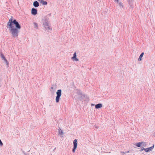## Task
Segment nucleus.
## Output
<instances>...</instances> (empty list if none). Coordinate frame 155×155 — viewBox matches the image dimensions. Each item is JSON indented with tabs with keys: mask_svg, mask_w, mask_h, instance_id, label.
<instances>
[{
	"mask_svg": "<svg viewBox=\"0 0 155 155\" xmlns=\"http://www.w3.org/2000/svg\"><path fill=\"white\" fill-rule=\"evenodd\" d=\"M7 25L9 28L12 36L14 38L17 37L18 30L21 28V26L15 19L13 20L12 16L9 19Z\"/></svg>",
	"mask_w": 155,
	"mask_h": 155,
	"instance_id": "f257e3e1",
	"label": "nucleus"
},
{
	"mask_svg": "<svg viewBox=\"0 0 155 155\" xmlns=\"http://www.w3.org/2000/svg\"><path fill=\"white\" fill-rule=\"evenodd\" d=\"M89 98L80 90H78V102L82 104L84 101H88Z\"/></svg>",
	"mask_w": 155,
	"mask_h": 155,
	"instance_id": "f03ea898",
	"label": "nucleus"
},
{
	"mask_svg": "<svg viewBox=\"0 0 155 155\" xmlns=\"http://www.w3.org/2000/svg\"><path fill=\"white\" fill-rule=\"evenodd\" d=\"M61 89L58 90L56 92L57 96L55 98V101L56 103L59 102L60 97L61 95Z\"/></svg>",
	"mask_w": 155,
	"mask_h": 155,
	"instance_id": "7ed1b4c3",
	"label": "nucleus"
},
{
	"mask_svg": "<svg viewBox=\"0 0 155 155\" xmlns=\"http://www.w3.org/2000/svg\"><path fill=\"white\" fill-rule=\"evenodd\" d=\"M44 26L46 29L48 31H50L51 30V26L48 23H45L44 24Z\"/></svg>",
	"mask_w": 155,
	"mask_h": 155,
	"instance_id": "20e7f679",
	"label": "nucleus"
},
{
	"mask_svg": "<svg viewBox=\"0 0 155 155\" xmlns=\"http://www.w3.org/2000/svg\"><path fill=\"white\" fill-rule=\"evenodd\" d=\"M77 140L75 139L74 140L73 143H74V148L72 150V151L73 152H74L76 149L77 147Z\"/></svg>",
	"mask_w": 155,
	"mask_h": 155,
	"instance_id": "39448f33",
	"label": "nucleus"
},
{
	"mask_svg": "<svg viewBox=\"0 0 155 155\" xmlns=\"http://www.w3.org/2000/svg\"><path fill=\"white\" fill-rule=\"evenodd\" d=\"M154 145L153 144V146L150 147L145 148V151L146 152H148L152 151L154 147Z\"/></svg>",
	"mask_w": 155,
	"mask_h": 155,
	"instance_id": "423d86ee",
	"label": "nucleus"
},
{
	"mask_svg": "<svg viewBox=\"0 0 155 155\" xmlns=\"http://www.w3.org/2000/svg\"><path fill=\"white\" fill-rule=\"evenodd\" d=\"M31 14L33 15H36L37 14V9L34 8H32L31 10Z\"/></svg>",
	"mask_w": 155,
	"mask_h": 155,
	"instance_id": "0eeeda50",
	"label": "nucleus"
},
{
	"mask_svg": "<svg viewBox=\"0 0 155 155\" xmlns=\"http://www.w3.org/2000/svg\"><path fill=\"white\" fill-rule=\"evenodd\" d=\"M102 107V104L99 103L95 105V108L97 109L101 108Z\"/></svg>",
	"mask_w": 155,
	"mask_h": 155,
	"instance_id": "6e6552de",
	"label": "nucleus"
},
{
	"mask_svg": "<svg viewBox=\"0 0 155 155\" xmlns=\"http://www.w3.org/2000/svg\"><path fill=\"white\" fill-rule=\"evenodd\" d=\"M71 58L73 60H77V59L76 58V52H75L74 53L73 56Z\"/></svg>",
	"mask_w": 155,
	"mask_h": 155,
	"instance_id": "1a4fd4ad",
	"label": "nucleus"
},
{
	"mask_svg": "<svg viewBox=\"0 0 155 155\" xmlns=\"http://www.w3.org/2000/svg\"><path fill=\"white\" fill-rule=\"evenodd\" d=\"M33 5L35 7H37L39 6V4L38 2L36 1L34 2Z\"/></svg>",
	"mask_w": 155,
	"mask_h": 155,
	"instance_id": "9d476101",
	"label": "nucleus"
},
{
	"mask_svg": "<svg viewBox=\"0 0 155 155\" xmlns=\"http://www.w3.org/2000/svg\"><path fill=\"white\" fill-rule=\"evenodd\" d=\"M1 57L6 62V63H8V61H7V60L6 59L4 55H3V54H1Z\"/></svg>",
	"mask_w": 155,
	"mask_h": 155,
	"instance_id": "9b49d317",
	"label": "nucleus"
},
{
	"mask_svg": "<svg viewBox=\"0 0 155 155\" xmlns=\"http://www.w3.org/2000/svg\"><path fill=\"white\" fill-rule=\"evenodd\" d=\"M144 55V53L142 52L141 54H140L139 58H138V61H141L142 60V58L143 57V55Z\"/></svg>",
	"mask_w": 155,
	"mask_h": 155,
	"instance_id": "f8f14e48",
	"label": "nucleus"
},
{
	"mask_svg": "<svg viewBox=\"0 0 155 155\" xmlns=\"http://www.w3.org/2000/svg\"><path fill=\"white\" fill-rule=\"evenodd\" d=\"M142 143L141 142H139L136 143V145L138 147H140Z\"/></svg>",
	"mask_w": 155,
	"mask_h": 155,
	"instance_id": "ddd939ff",
	"label": "nucleus"
},
{
	"mask_svg": "<svg viewBox=\"0 0 155 155\" xmlns=\"http://www.w3.org/2000/svg\"><path fill=\"white\" fill-rule=\"evenodd\" d=\"M142 144L141 145H142L143 146L145 147L147 145V143L146 142H141Z\"/></svg>",
	"mask_w": 155,
	"mask_h": 155,
	"instance_id": "4468645a",
	"label": "nucleus"
},
{
	"mask_svg": "<svg viewBox=\"0 0 155 155\" xmlns=\"http://www.w3.org/2000/svg\"><path fill=\"white\" fill-rule=\"evenodd\" d=\"M130 152V151H129V150H128V151H125V152H121V153H123V154H122V155H124V154H125V153H129Z\"/></svg>",
	"mask_w": 155,
	"mask_h": 155,
	"instance_id": "2eb2a0df",
	"label": "nucleus"
},
{
	"mask_svg": "<svg viewBox=\"0 0 155 155\" xmlns=\"http://www.w3.org/2000/svg\"><path fill=\"white\" fill-rule=\"evenodd\" d=\"M43 5H47V2L46 1H44V0L41 3Z\"/></svg>",
	"mask_w": 155,
	"mask_h": 155,
	"instance_id": "dca6fc26",
	"label": "nucleus"
},
{
	"mask_svg": "<svg viewBox=\"0 0 155 155\" xmlns=\"http://www.w3.org/2000/svg\"><path fill=\"white\" fill-rule=\"evenodd\" d=\"M34 27L35 28H37L38 27V25L36 23H34Z\"/></svg>",
	"mask_w": 155,
	"mask_h": 155,
	"instance_id": "f3484780",
	"label": "nucleus"
},
{
	"mask_svg": "<svg viewBox=\"0 0 155 155\" xmlns=\"http://www.w3.org/2000/svg\"><path fill=\"white\" fill-rule=\"evenodd\" d=\"M129 5L130 6L131 5V0H127Z\"/></svg>",
	"mask_w": 155,
	"mask_h": 155,
	"instance_id": "a211bd4d",
	"label": "nucleus"
},
{
	"mask_svg": "<svg viewBox=\"0 0 155 155\" xmlns=\"http://www.w3.org/2000/svg\"><path fill=\"white\" fill-rule=\"evenodd\" d=\"M119 3V6L120 7H121L122 6V3H121V2H118V3Z\"/></svg>",
	"mask_w": 155,
	"mask_h": 155,
	"instance_id": "6ab92c4d",
	"label": "nucleus"
},
{
	"mask_svg": "<svg viewBox=\"0 0 155 155\" xmlns=\"http://www.w3.org/2000/svg\"><path fill=\"white\" fill-rule=\"evenodd\" d=\"M3 145L2 143V142L1 140H0V146H2Z\"/></svg>",
	"mask_w": 155,
	"mask_h": 155,
	"instance_id": "aec40b11",
	"label": "nucleus"
},
{
	"mask_svg": "<svg viewBox=\"0 0 155 155\" xmlns=\"http://www.w3.org/2000/svg\"><path fill=\"white\" fill-rule=\"evenodd\" d=\"M145 148H144V147H142L141 148V150H140V151H141L144 150H145Z\"/></svg>",
	"mask_w": 155,
	"mask_h": 155,
	"instance_id": "412c9836",
	"label": "nucleus"
},
{
	"mask_svg": "<svg viewBox=\"0 0 155 155\" xmlns=\"http://www.w3.org/2000/svg\"><path fill=\"white\" fill-rule=\"evenodd\" d=\"M59 133L61 134H63V132L62 130H60L59 131Z\"/></svg>",
	"mask_w": 155,
	"mask_h": 155,
	"instance_id": "4be33fe9",
	"label": "nucleus"
},
{
	"mask_svg": "<svg viewBox=\"0 0 155 155\" xmlns=\"http://www.w3.org/2000/svg\"><path fill=\"white\" fill-rule=\"evenodd\" d=\"M38 1L39 2L41 3L43 1V0H38Z\"/></svg>",
	"mask_w": 155,
	"mask_h": 155,
	"instance_id": "5701e85b",
	"label": "nucleus"
},
{
	"mask_svg": "<svg viewBox=\"0 0 155 155\" xmlns=\"http://www.w3.org/2000/svg\"><path fill=\"white\" fill-rule=\"evenodd\" d=\"M94 105H94V104H91V106H94Z\"/></svg>",
	"mask_w": 155,
	"mask_h": 155,
	"instance_id": "b1692460",
	"label": "nucleus"
},
{
	"mask_svg": "<svg viewBox=\"0 0 155 155\" xmlns=\"http://www.w3.org/2000/svg\"><path fill=\"white\" fill-rule=\"evenodd\" d=\"M117 3L119 2L118 0H115Z\"/></svg>",
	"mask_w": 155,
	"mask_h": 155,
	"instance_id": "393cba45",
	"label": "nucleus"
},
{
	"mask_svg": "<svg viewBox=\"0 0 155 155\" xmlns=\"http://www.w3.org/2000/svg\"><path fill=\"white\" fill-rule=\"evenodd\" d=\"M95 127H96V128H97V126H96V125H95Z\"/></svg>",
	"mask_w": 155,
	"mask_h": 155,
	"instance_id": "a878e982",
	"label": "nucleus"
},
{
	"mask_svg": "<svg viewBox=\"0 0 155 155\" xmlns=\"http://www.w3.org/2000/svg\"><path fill=\"white\" fill-rule=\"evenodd\" d=\"M154 135H155V132L154 133Z\"/></svg>",
	"mask_w": 155,
	"mask_h": 155,
	"instance_id": "bb28decb",
	"label": "nucleus"
}]
</instances>
